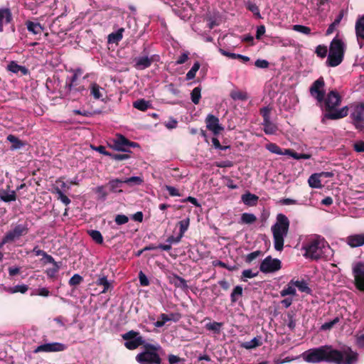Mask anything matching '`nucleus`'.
I'll return each mask as SVG.
<instances>
[{
	"label": "nucleus",
	"instance_id": "nucleus-11",
	"mask_svg": "<svg viewBox=\"0 0 364 364\" xmlns=\"http://www.w3.org/2000/svg\"><path fill=\"white\" fill-rule=\"evenodd\" d=\"M289 220L288 218L282 214L279 213L277 215V222L272 226V232H279L282 235H287L289 228Z\"/></svg>",
	"mask_w": 364,
	"mask_h": 364
},
{
	"label": "nucleus",
	"instance_id": "nucleus-7",
	"mask_svg": "<svg viewBox=\"0 0 364 364\" xmlns=\"http://www.w3.org/2000/svg\"><path fill=\"white\" fill-rule=\"evenodd\" d=\"M65 96L70 100H76L87 93V90L84 85H81L78 82H66L65 86Z\"/></svg>",
	"mask_w": 364,
	"mask_h": 364
},
{
	"label": "nucleus",
	"instance_id": "nucleus-61",
	"mask_svg": "<svg viewBox=\"0 0 364 364\" xmlns=\"http://www.w3.org/2000/svg\"><path fill=\"white\" fill-rule=\"evenodd\" d=\"M246 8L247 10L252 12L255 15H257L259 17H260L259 9L255 4L248 1L246 4Z\"/></svg>",
	"mask_w": 364,
	"mask_h": 364
},
{
	"label": "nucleus",
	"instance_id": "nucleus-58",
	"mask_svg": "<svg viewBox=\"0 0 364 364\" xmlns=\"http://www.w3.org/2000/svg\"><path fill=\"white\" fill-rule=\"evenodd\" d=\"M293 284H289V283L287 285V288H284L280 291V294L282 296H286L287 295H295L296 294V289L293 287Z\"/></svg>",
	"mask_w": 364,
	"mask_h": 364
},
{
	"label": "nucleus",
	"instance_id": "nucleus-56",
	"mask_svg": "<svg viewBox=\"0 0 364 364\" xmlns=\"http://www.w3.org/2000/svg\"><path fill=\"white\" fill-rule=\"evenodd\" d=\"M122 337L124 341H129L141 336H140L139 332L131 330L127 332L126 333L123 334Z\"/></svg>",
	"mask_w": 364,
	"mask_h": 364
},
{
	"label": "nucleus",
	"instance_id": "nucleus-21",
	"mask_svg": "<svg viewBox=\"0 0 364 364\" xmlns=\"http://www.w3.org/2000/svg\"><path fill=\"white\" fill-rule=\"evenodd\" d=\"M123 183H124V180L115 178L110 180L106 186L109 187V191L112 193H122L121 188Z\"/></svg>",
	"mask_w": 364,
	"mask_h": 364
},
{
	"label": "nucleus",
	"instance_id": "nucleus-14",
	"mask_svg": "<svg viewBox=\"0 0 364 364\" xmlns=\"http://www.w3.org/2000/svg\"><path fill=\"white\" fill-rule=\"evenodd\" d=\"M356 288L364 291V264L358 262L353 269Z\"/></svg>",
	"mask_w": 364,
	"mask_h": 364
},
{
	"label": "nucleus",
	"instance_id": "nucleus-3",
	"mask_svg": "<svg viewBox=\"0 0 364 364\" xmlns=\"http://www.w3.org/2000/svg\"><path fill=\"white\" fill-rule=\"evenodd\" d=\"M304 256L312 260H318L323 257L324 253L331 247L324 238L317 237L310 240L304 247Z\"/></svg>",
	"mask_w": 364,
	"mask_h": 364
},
{
	"label": "nucleus",
	"instance_id": "nucleus-40",
	"mask_svg": "<svg viewBox=\"0 0 364 364\" xmlns=\"http://www.w3.org/2000/svg\"><path fill=\"white\" fill-rule=\"evenodd\" d=\"M133 107L140 111H146L150 107V104L149 102L141 99L134 102Z\"/></svg>",
	"mask_w": 364,
	"mask_h": 364
},
{
	"label": "nucleus",
	"instance_id": "nucleus-23",
	"mask_svg": "<svg viewBox=\"0 0 364 364\" xmlns=\"http://www.w3.org/2000/svg\"><path fill=\"white\" fill-rule=\"evenodd\" d=\"M170 282L177 288L182 289L188 288L186 280L175 274L170 277Z\"/></svg>",
	"mask_w": 364,
	"mask_h": 364
},
{
	"label": "nucleus",
	"instance_id": "nucleus-31",
	"mask_svg": "<svg viewBox=\"0 0 364 364\" xmlns=\"http://www.w3.org/2000/svg\"><path fill=\"white\" fill-rule=\"evenodd\" d=\"M26 25L28 31L33 34H40L43 31V28L39 23L28 21L26 22Z\"/></svg>",
	"mask_w": 364,
	"mask_h": 364
},
{
	"label": "nucleus",
	"instance_id": "nucleus-5",
	"mask_svg": "<svg viewBox=\"0 0 364 364\" xmlns=\"http://www.w3.org/2000/svg\"><path fill=\"white\" fill-rule=\"evenodd\" d=\"M145 351L139 353L136 360L141 364H161V359L156 353L158 348L152 344H146L144 346Z\"/></svg>",
	"mask_w": 364,
	"mask_h": 364
},
{
	"label": "nucleus",
	"instance_id": "nucleus-41",
	"mask_svg": "<svg viewBox=\"0 0 364 364\" xmlns=\"http://www.w3.org/2000/svg\"><path fill=\"white\" fill-rule=\"evenodd\" d=\"M87 234L96 243L100 245L103 243V237L99 230H90L87 231Z\"/></svg>",
	"mask_w": 364,
	"mask_h": 364
},
{
	"label": "nucleus",
	"instance_id": "nucleus-52",
	"mask_svg": "<svg viewBox=\"0 0 364 364\" xmlns=\"http://www.w3.org/2000/svg\"><path fill=\"white\" fill-rule=\"evenodd\" d=\"M106 187H107L106 185L99 186L95 190V192L97 194H98L99 198L103 200H105L107 198V196H108V192L105 189Z\"/></svg>",
	"mask_w": 364,
	"mask_h": 364
},
{
	"label": "nucleus",
	"instance_id": "nucleus-42",
	"mask_svg": "<svg viewBox=\"0 0 364 364\" xmlns=\"http://www.w3.org/2000/svg\"><path fill=\"white\" fill-rule=\"evenodd\" d=\"M288 156H291L294 159H309L311 157V154H299L294 151L293 149L287 150L286 151Z\"/></svg>",
	"mask_w": 364,
	"mask_h": 364
},
{
	"label": "nucleus",
	"instance_id": "nucleus-10",
	"mask_svg": "<svg viewBox=\"0 0 364 364\" xmlns=\"http://www.w3.org/2000/svg\"><path fill=\"white\" fill-rule=\"evenodd\" d=\"M282 268V262L279 259L267 257L260 264L259 270L263 273H272Z\"/></svg>",
	"mask_w": 364,
	"mask_h": 364
},
{
	"label": "nucleus",
	"instance_id": "nucleus-1",
	"mask_svg": "<svg viewBox=\"0 0 364 364\" xmlns=\"http://www.w3.org/2000/svg\"><path fill=\"white\" fill-rule=\"evenodd\" d=\"M324 111L325 113L321 119L323 124L326 123V119H339L346 117L348 114V107L345 106L340 109L336 107L341 103V97L336 90H331L326 97H324Z\"/></svg>",
	"mask_w": 364,
	"mask_h": 364
},
{
	"label": "nucleus",
	"instance_id": "nucleus-50",
	"mask_svg": "<svg viewBox=\"0 0 364 364\" xmlns=\"http://www.w3.org/2000/svg\"><path fill=\"white\" fill-rule=\"evenodd\" d=\"M161 249L162 250L168 251L171 249V246L170 245H164V244H159L158 246H156L154 244H150L146 247H144V250H154L156 249Z\"/></svg>",
	"mask_w": 364,
	"mask_h": 364
},
{
	"label": "nucleus",
	"instance_id": "nucleus-64",
	"mask_svg": "<svg viewBox=\"0 0 364 364\" xmlns=\"http://www.w3.org/2000/svg\"><path fill=\"white\" fill-rule=\"evenodd\" d=\"M353 124L358 130L364 134V119H361L359 121L353 120Z\"/></svg>",
	"mask_w": 364,
	"mask_h": 364
},
{
	"label": "nucleus",
	"instance_id": "nucleus-39",
	"mask_svg": "<svg viewBox=\"0 0 364 364\" xmlns=\"http://www.w3.org/2000/svg\"><path fill=\"white\" fill-rule=\"evenodd\" d=\"M101 89L102 88L97 83H92L90 86V95L93 96L95 100L100 99L102 97Z\"/></svg>",
	"mask_w": 364,
	"mask_h": 364
},
{
	"label": "nucleus",
	"instance_id": "nucleus-51",
	"mask_svg": "<svg viewBox=\"0 0 364 364\" xmlns=\"http://www.w3.org/2000/svg\"><path fill=\"white\" fill-rule=\"evenodd\" d=\"M201 89L200 87H195L191 92V100L195 105H198L201 97Z\"/></svg>",
	"mask_w": 364,
	"mask_h": 364
},
{
	"label": "nucleus",
	"instance_id": "nucleus-43",
	"mask_svg": "<svg viewBox=\"0 0 364 364\" xmlns=\"http://www.w3.org/2000/svg\"><path fill=\"white\" fill-rule=\"evenodd\" d=\"M143 182V178L139 176H132L124 180V183L128 184L130 186H139L141 185Z\"/></svg>",
	"mask_w": 364,
	"mask_h": 364
},
{
	"label": "nucleus",
	"instance_id": "nucleus-59",
	"mask_svg": "<svg viewBox=\"0 0 364 364\" xmlns=\"http://www.w3.org/2000/svg\"><path fill=\"white\" fill-rule=\"evenodd\" d=\"M262 255V252L260 250H256L255 252H252L246 256L245 262L247 263H251L253 260H255V259H257Z\"/></svg>",
	"mask_w": 364,
	"mask_h": 364
},
{
	"label": "nucleus",
	"instance_id": "nucleus-37",
	"mask_svg": "<svg viewBox=\"0 0 364 364\" xmlns=\"http://www.w3.org/2000/svg\"><path fill=\"white\" fill-rule=\"evenodd\" d=\"M242 287L240 285L236 286L233 289L230 294V301L232 304L236 303L238 301V299L242 296Z\"/></svg>",
	"mask_w": 364,
	"mask_h": 364
},
{
	"label": "nucleus",
	"instance_id": "nucleus-4",
	"mask_svg": "<svg viewBox=\"0 0 364 364\" xmlns=\"http://www.w3.org/2000/svg\"><path fill=\"white\" fill-rule=\"evenodd\" d=\"M345 44L343 41L335 37L331 42L329 47V53L326 60V64L330 67H336L339 65L344 58Z\"/></svg>",
	"mask_w": 364,
	"mask_h": 364
},
{
	"label": "nucleus",
	"instance_id": "nucleus-30",
	"mask_svg": "<svg viewBox=\"0 0 364 364\" xmlns=\"http://www.w3.org/2000/svg\"><path fill=\"white\" fill-rule=\"evenodd\" d=\"M263 131L266 134H275L278 131V127L272 121L262 122Z\"/></svg>",
	"mask_w": 364,
	"mask_h": 364
},
{
	"label": "nucleus",
	"instance_id": "nucleus-13",
	"mask_svg": "<svg viewBox=\"0 0 364 364\" xmlns=\"http://www.w3.org/2000/svg\"><path fill=\"white\" fill-rule=\"evenodd\" d=\"M67 349V346L65 344L54 342L50 343H45L38 346L33 352L35 353L46 352V353H52V352H61L64 351Z\"/></svg>",
	"mask_w": 364,
	"mask_h": 364
},
{
	"label": "nucleus",
	"instance_id": "nucleus-57",
	"mask_svg": "<svg viewBox=\"0 0 364 364\" xmlns=\"http://www.w3.org/2000/svg\"><path fill=\"white\" fill-rule=\"evenodd\" d=\"M169 364H185V359L177 355L170 354L168 356Z\"/></svg>",
	"mask_w": 364,
	"mask_h": 364
},
{
	"label": "nucleus",
	"instance_id": "nucleus-45",
	"mask_svg": "<svg viewBox=\"0 0 364 364\" xmlns=\"http://www.w3.org/2000/svg\"><path fill=\"white\" fill-rule=\"evenodd\" d=\"M200 67V63L196 61L194 63L193 65L191 68V70L187 73L186 78L187 80H190L193 79L196 77V73L199 70Z\"/></svg>",
	"mask_w": 364,
	"mask_h": 364
},
{
	"label": "nucleus",
	"instance_id": "nucleus-9",
	"mask_svg": "<svg viewBox=\"0 0 364 364\" xmlns=\"http://www.w3.org/2000/svg\"><path fill=\"white\" fill-rule=\"evenodd\" d=\"M325 82L323 77H320L315 80L309 88L311 95L314 97L318 102L321 103L324 100L326 92L324 90Z\"/></svg>",
	"mask_w": 364,
	"mask_h": 364
},
{
	"label": "nucleus",
	"instance_id": "nucleus-19",
	"mask_svg": "<svg viewBox=\"0 0 364 364\" xmlns=\"http://www.w3.org/2000/svg\"><path fill=\"white\" fill-rule=\"evenodd\" d=\"M6 139L11 144L10 146V150L11 151L21 149L26 145L25 141L19 139L17 136L13 134L8 135Z\"/></svg>",
	"mask_w": 364,
	"mask_h": 364
},
{
	"label": "nucleus",
	"instance_id": "nucleus-22",
	"mask_svg": "<svg viewBox=\"0 0 364 364\" xmlns=\"http://www.w3.org/2000/svg\"><path fill=\"white\" fill-rule=\"evenodd\" d=\"M241 198L242 201L248 206L256 205L259 200V197L257 196L252 194L250 192H247L242 195Z\"/></svg>",
	"mask_w": 364,
	"mask_h": 364
},
{
	"label": "nucleus",
	"instance_id": "nucleus-60",
	"mask_svg": "<svg viewBox=\"0 0 364 364\" xmlns=\"http://www.w3.org/2000/svg\"><path fill=\"white\" fill-rule=\"evenodd\" d=\"M83 281L82 277L78 274H75L69 280L68 284L70 286L79 285Z\"/></svg>",
	"mask_w": 364,
	"mask_h": 364
},
{
	"label": "nucleus",
	"instance_id": "nucleus-44",
	"mask_svg": "<svg viewBox=\"0 0 364 364\" xmlns=\"http://www.w3.org/2000/svg\"><path fill=\"white\" fill-rule=\"evenodd\" d=\"M230 97L234 100H242V101H245L248 98L247 92H242V91H235V90L231 92Z\"/></svg>",
	"mask_w": 364,
	"mask_h": 364
},
{
	"label": "nucleus",
	"instance_id": "nucleus-12",
	"mask_svg": "<svg viewBox=\"0 0 364 364\" xmlns=\"http://www.w3.org/2000/svg\"><path fill=\"white\" fill-rule=\"evenodd\" d=\"M304 360L308 363H313L324 361V346L306 351Z\"/></svg>",
	"mask_w": 364,
	"mask_h": 364
},
{
	"label": "nucleus",
	"instance_id": "nucleus-26",
	"mask_svg": "<svg viewBox=\"0 0 364 364\" xmlns=\"http://www.w3.org/2000/svg\"><path fill=\"white\" fill-rule=\"evenodd\" d=\"M95 284L97 286L103 287V290L101 292L102 294L106 293L111 287V284L108 282L107 276H105L104 274H101L97 276V279L95 281Z\"/></svg>",
	"mask_w": 364,
	"mask_h": 364
},
{
	"label": "nucleus",
	"instance_id": "nucleus-6",
	"mask_svg": "<svg viewBox=\"0 0 364 364\" xmlns=\"http://www.w3.org/2000/svg\"><path fill=\"white\" fill-rule=\"evenodd\" d=\"M29 229L26 223H18L7 231L4 236L9 243H13L18 240L21 237L26 235Z\"/></svg>",
	"mask_w": 364,
	"mask_h": 364
},
{
	"label": "nucleus",
	"instance_id": "nucleus-36",
	"mask_svg": "<svg viewBox=\"0 0 364 364\" xmlns=\"http://www.w3.org/2000/svg\"><path fill=\"white\" fill-rule=\"evenodd\" d=\"M223 326V323L221 322H209L205 324V327L208 331H213L214 333H220L221 328Z\"/></svg>",
	"mask_w": 364,
	"mask_h": 364
},
{
	"label": "nucleus",
	"instance_id": "nucleus-24",
	"mask_svg": "<svg viewBox=\"0 0 364 364\" xmlns=\"http://www.w3.org/2000/svg\"><path fill=\"white\" fill-rule=\"evenodd\" d=\"M272 234L275 250L277 251H282L284 248V237L287 235L279 233L278 232L276 233L272 232Z\"/></svg>",
	"mask_w": 364,
	"mask_h": 364
},
{
	"label": "nucleus",
	"instance_id": "nucleus-15",
	"mask_svg": "<svg viewBox=\"0 0 364 364\" xmlns=\"http://www.w3.org/2000/svg\"><path fill=\"white\" fill-rule=\"evenodd\" d=\"M206 127L211 131L215 135L220 133L224 128L219 124L218 117L213 114H208L205 119Z\"/></svg>",
	"mask_w": 364,
	"mask_h": 364
},
{
	"label": "nucleus",
	"instance_id": "nucleus-2",
	"mask_svg": "<svg viewBox=\"0 0 364 364\" xmlns=\"http://www.w3.org/2000/svg\"><path fill=\"white\" fill-rule=\"evenodd\" d=\"M358 354L347 348L343 350L333 348L331 346H324V361L335 364H355Z\"/></svg>",
	"mask_w": 364,
	"mask_h": 364
},
{
	"label": "nucleus",
	"instance_id": "nucleus-16",
	"mask_svg": "<svg viewBox=\"0 0 364 364\" xmlns=\"http://www.w3.org/2000/svg\"><path fill=\"white\" fill-rule=\"evenodd\" d=\"M135 63L134 67L137 70H144L149 68L153 63V58H149L148 56H141L135 58L134 59Z\"/></svg>",
	"mask_w": 364,
	"mask_h": 364
},
{
	"label": "nucleus",
	"instance_id": "nucleus-27",
	"mask_svg": "<svg viewBox=\"0 0 364 364\" xmlns=\"http://www.w3.org/2000/svg\"><path fill=\"white\" fill-rule=\"evenodd\" d=\"M144 340L142 336L139 338H135L134 339L126 341L124 343V346L129 350H134L136 349L139 346L144 345Z\"/></svg>",
	"mask_w": 364,
	"mask_h": 364
},
{
	"label": "nucleus",
	"instance_id": "nucleus-32",
	"mask_svg": "<svg viewBox=\"0 0 364 364\" xmlns=\"http://www.w3.org/2000/svg\"><path fill=\"white\" fill-rule=\"evenodd\" d=\"M355 33L358 38L364 39V16L357 20L355 23Z\"/></svg>",
	"mask_w": 364,
	"mask_h": 364
},
{
	"label": "nucleus",
	"instance_id": "nucleus-29",
	"mask_svg": "<svg viewBox=\"0 0 364 364\" xmlns=\"http://www.w3.org/2000/svg\"><path fill=\"white\" fill-rule=\"evenodd\" d=\"M266 149L273 154H276L278 155H287L286 153L287 150H290L291 149H282L277 144L274 143H269L266 145Z\"/></svg>",
	"mask_w": 364,
	"mask_h": 364
},
{
	"label": "nucleus",
	"instance_id": "nucleus-20",
	"mask_svg": "<svg viewBox=\"0 0 364 364\" xmlns=\"http://www.w3.org/2000/svg\"><path fill=\"white\" fill-rule=\"evenodd\" d=\"M352 120L359 121L364 119V104L360 103L353 107V112L350 114Z\"/></svg>",
	"mask_w": 364,
	"mask_h": 364
},
{
	"label": "nucleus",
	"instance_id": "nucleus-47",
	"mask_svg": "<svg viewBox=\"0 0 364 364\" xmlns=\"http://www.w3.org/2000/svg\"><path fill=\"white\" fill-rule=\"evenodd\" d=\"M257 220L256 216L252 213H244L241 215V222L245 224H252Z\"/></svg>",
	"mask_w": 364,
	"mask_h": 364
},
{
	"label": "nucleus",
	"instance_id": "nucleus-62",
	"mask_svg": "<svg viewBox=\"0 0 364 364\" xmlns=\"http://www.w3.org/2000/svg\"><path fill=\"white\" fill-rule=\"evenodd\" d=\"M114 161H123L127 160L130 158V155L128 154H110L109 156Z\"/></svg>",
	"mask_w": 364,
	"mask_h": 364
},
{
	"label": "nucleus",
	"instance_id": "nucleus-53",
	"mask_svg": "<svg viewBox=\"0 0 364 364\" xmlns=\"http://www.w3.org/2000/svg\"><path fill=\"white\" fill-rule=\"evenodd\" d=\"M340 321V318L336 316L332 321L328 322H326L321 326V330L322 331H329L331 330L336 323H338Z\"/></svg>",
	"mask_w": 364,
	"mask_h": 364
},
{
	"label": "nucleus",
	"instance_id": "nucleus-46",
	"mask_svg": "<svg viewBox=\"0 0 364 364\" xmlns=\"http://www.w3.org/2000/svg\"><path fill=\"white\" fill-rule=\"evenodd\" d=\"M178 225L180 228L179 235L181 237H183L184 233L187 231L188 229L189 225H190V218H187L184 220H182L178 223Z\"/></svg>",
	"mask_w": 364,
	"mask_h": 364
},
{
	"label": "nucleus",
	"instance_id": "nucleus-35",
	"mask_svg": "<svg viewBox=\"0 0 364 364\" xmlns=\"http://www.w3.org/2000/svg\"><path fill=\"white\" fill-rule=\"evenodd\" d=\"M7 69L14 73H18L21 71L23 74L26 75L28 73V70L24 66L18 65L15 61H11L8 65Z\"/></svg>",
	"mask_w": 364,
	"mask_h": 364
},
{
	"label": "nucleus",
	"instance_id": "nucleus-49",
	"mask_svg": "<svg viewBox=\"0 0 364 364\" xmlns=\"http://www.w3.org/2000/svg\"><path fill=\"white\" fill-rule=\"evenodd\" d=\"M28 289V285L26 284H21V285H16L14 287H9L7 289V291L11 294L20 292L21 294L26 293Z\"/></svg>",
	"mask_w": 364,
	"mask_h": 364
},
{
	"label": "nucleus",
	"instance_id": "nucleus-25",
	"mask_svg": "<svg viewBox=\"0 0 364 364\" xmlns=\"http://www.w3.org/2000/svg\"><path fill=\"white\" fill-rule=\"evenodd\" d=\"M289 284H293L294 287H296L301 292L306 294H311V289L309 287L307 282L304 279L296 281L291 279L289 282Z\"/></svg>",
	"mask_w": 364,
	"mask_h": 364
},
{
	"label": "nucleus",
	"instance_id": "nucleus-55",
	"mask_svg": "<svg viewBox=\"0 0 364 364\" xmlns=\"http://www.w3.org/2000/svg\"><path fill=\"white\" fill-rule=\"evenodd\" d=\"M55 192L58 195V199L60 200L63 203L68 205L70 203V200L65 196L59 188H55Z\"/></svg>",
	"mask_w": 364,
	"mask_h": 364
},
{
	"label": "nucleus",
	"instance_id": "nucleus-48",
	"mask_svg": "<svg viewBox=\"0 0 364 364\" xmlns=\"http://www.w3.org/2000/svg\"><path fill=\"white\" fill-rule=\"evenodd\" d=\"M272 107L267 106L264 107L260 109L259 113L262 117L263 122H267L271 121V112H272Z\"/></svg>",
	"mask_w": 364,
	"mask_h": 364
},
{
	"label": "nucleus",
	"instance_id": "nucleus-63",
	"mask_svg": "<svg viewBox=\"0 0 364 364\" xmlns=\"http://www.w3.org/2000/svg\"><path fill=\"white\" fill-rule=\"evenodd\" d=\"M327 47L325 46L319 45L316 48V53L321 58H325L327 55Z\"/></svg>",
	"mask_w": 364,
	"mask_h": 364
},
{
	"label": "nucleus",
	"instance_id": "nucleus-54",
	"mask_svg": "<svg viewBox=\"0 0 364 364\" xmlns=\"http://www.w3.org/2000/svg\"><path fill=\"white\" fill-rule=\"evenodd\" d=\"M292 30L296 32L301 33L305 35L311 34V28L308 26H305L303 25L296 24L292 26Z\"/></svg>",
	"mask_w": 364,
	"mask_h": 364
},
{
	"label": "nucleus",
	"instance_id": "nucleus-33",
	"mask_svg": "<svg viewBox=\"0 0 364 364\" xmlns=\"http://www.w3.org/2000/svg\"><path fill=\"white\" fill-rule=\"evenodd\" d=\"M321 176L318 173H314L310 176L308 180L309 186L314 188H319L322 187V184L320 180Z\"/></svg>",
	"mask_w": 364,
	"mask_h": 364
},
{
	"label": "nucleus",
	"instance_id": "nucleus-18",
	"mask_svg": "<svg viewBox=\"0 0 364 364\" xmlns=\"http://www.w3.org/2000/svg\"><path fill=\"white\" fill-rule=\"evenodd\" d=\"M13 20L12 14L9 9H0V32L4 31V23H10Z\"/></svg>",
	"mask_w": 364,
	"mask_h": 364
},
{
	"label": "nucleus",
	"instance_id": "nucleus-28",
	"mask_svg": "<svg viewBox=\"0 0 364 364\" xmlns=\"http://www.w3.org/2000/svg\"><path fill=\"white\" fill-rule=\"evenodd\" d=\"M17 198L16 191H10L7 193L6 191L3 190L0 194V200L5 202L9 203L12 201H15Z\"/></svg>",
	"mask_w": 364,
	"mask_h": 364
},
{
	"label": "nucleus",
	"instance_id": "nucleus-17",
	"mask_svg": "<svg viewBox=\"0 0 364 364\" xmlns=\"http://www.w3.org/2000/svg\"><path fill=\"white\" fill-rule=\"evenodd\" d=\"M347 244L351 247H358L364 245V233L355 234L346 237Z\"/></svg>",
	"mask_w": 364,
	"mask_h": 364
},
{
	"label": "nucleus",
	"instance_id": "nucleus-34",
	"mask_svg": "<svg viewBox=\"0 0 364 364\" xmlns=\"http://www.w3.org/2000/svg\"><path fill=\"white\" fill-rule=\"evenodd\" d=\"M124 31V28H121L118 29L116 32H113V33H110L108 36V41L109 43H117L122 39V38H123L122 33Z\"/></svg>",
	"mask_w": 364,
	"mask_h": 364
},
{
	"label": "nucleus",
	"instance_id": "nucleus-8",
	"mask_svg": "<svg viewBox=\"0 0 364 364\" xmlns=\"http://www.w3.org/2000/svg\"><path fill=\"white\" fill-rule=\"evenodd\" d=\"M110 146L118 151L130 152L131 147H139L136 142L131 141L122 134H117Z\"/></svg>",
	"mask_w": 364,
	"mask_h": 364
},
{
	"label": "nucleus",
	"instance_id": "nucleus-38",
	"mask_svg": "<svg viewBox=\"0 0 364 364\" xmlns=\"http://www.w3.org/2000/svg\"><path fill=\"white\" fill-rule=\"evenodd\" d=\"M52 264H53L52 267L48 268L46 270V274L48 278L54 279L56 277V275L60 269V265L59 262H55Z\"/></svg>",
	"mask_w": 364,
	"mask_h": 364
}]
</instances>
